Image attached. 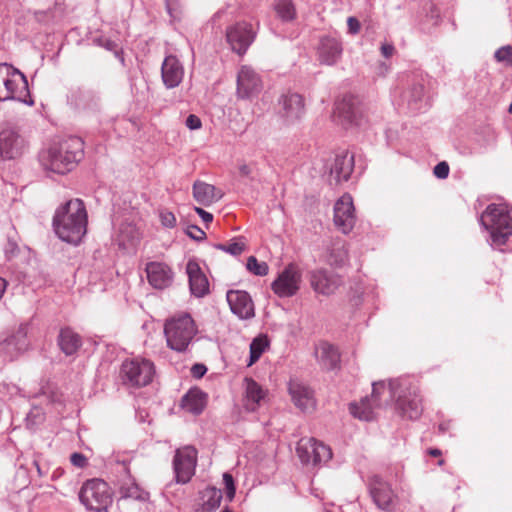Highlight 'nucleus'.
<instances>
[{
    "label": "nucleus",
    "mask_w": 512,
    "mask_h": 512,
    "mask_svg": "<svg viewBox=\"0 0 512 512\" xmlns=\"http://www.w3.org/2000/svg\"><path fill=\"white\" fill-rule=\"evenodd\" d=\"M268 339L266 336H258L250 344V360L248 366L253 365L261 357L262 353L268 347Z\"/></svg>",
    "instance_id": "35"
},
{
    "label": "nucleus",
    "mask_w": 512,
    "mask_h": 512,
    "mask_svg": "<svg viewBox=\"0 0 512 512\" xmlns=\"http://www.w3.org/2000/svg\"><path fill=\"white\" fill-rule=\"evenodd\" d=\"M263 88L260 76L249 66H242L237 76V96L249 99L258 95Z\"/></svg>",
    "instance_id": "17"
},
{
    "label": "nucleus",
    "mask_w": 512,
    "mask_h": 512,
    "mask_svg": "<svg viewBox=\"0 0 512 512\" xmlns=\"http://www.w3.org/2000/svg\"><path fill=\"white\" fill-rule=\"evenodd\" d=\"M120 492H121L122 497H124V498L144 499L142 491L134 483H128L126 485H123L121 487Z\"/></svg>",
    "instance_id": "39"
},
{
    "label": "nucleus",
    "mask_w": 512,
    "mask_h": 512,
    "mask_svg": "<svg viewBox=\"0 0 512 512\" xmlns=\"http://www.w3.org/2000/svg\"><path fill=\"white\" fill-rule=\"evenodd\" d=\"M7 288V281L4 278H0V299L3 297V294Z\"/></svg>",
    "instance_id": "54"
},
{
    "label": "nucleus",
    "mask_w": 512,
    "mask_h": 512,
    "mask_svg": "<svg viewBox=\"0 0 512 512\" xmlns=\"http://www.w3.org/2000/svg\"><path fill=\"white\" fill-rule=\"evenodd\" d=\"M79 500L87 509L103 512L111 506L113 497L111 489L105 481L90 479L82 485Z\"/></svg>",
    "instance_id": "7"
},
{
    "label": "nucleus",
    "mask_w": 512,
    "mask_h": 512,
    "mask_svg": "<svg viewBox=\"0 0 512 512\" xmlns=\"http://www.w3.org/2000/svg\"><path fill=\"white\" fill-rule=\"evenodd\" d=\"M223 481L226 488L227 498L231 501L235 496V485L232 475L229 473H224Z\"/></svg>",
    "instance_id": "43"
},
{
    "label": "nucleus",
    "mask_w": 512,
    "mask_h": 512,
    "mask_svg": "<svg viewBox=\"0 0 512 512\" xmlns=\"http://www.w3.org/2000/svg\"><path fill=\"white\" fill-rule=\"evenodd\" d=\"M279 104L281 117L288 124L300 121L305 115L304 99L300 94L287 93L280 98Z\"/></svg>",
    "instance_id": "21"
},
{
    "label": "nucleus",
    "mask_w": 512,
    "mask_h": 512,
    "mask_svg": "<svg viewBox=\"0 0 512 512\" xmlns=\"http://www.w3.org/2000/svg\"><path fill=\"white\" fill-rule=\"evenodd\" d=\"M159 219L161 225L165 228H174L177 223L174 213L167 209H161L159 211Z\"/></svg>",
    "instance_id": "42"
},
{
    "label": "nucleus",
    "mask_w": 512,
    "mask_h": 512,
    "mask_svg": "<svg viewBox=\"0 0 512 512\" xmlns=\"http://www.w3.org/2000/svg\"><path fill=\"white\" fill-rule=\"evenodd\" d=\"M247 269L258 276H265L268 274L269 267L266 262H259L256 257L250 256L247 259Z\"/></svg>",
    "instance_id": "38"
},
{
    "label": "nucleus",
    "mask_w": 512,
    "mask_h": 512,
    "mask_svg": "<svg viewBox=\"0 0 512 512\" xmlns=\"http://www.w3.org/2000/svg\"><path fill=\"white\" fill-rule=\"evenodd\" d=\"M256 32L250 23L246 21L237 22L226 30V39L231 49L238 55H244L253 43Z\"/></svg>",
    "instance_id": "12"
},
{
    "label": "nucleus",
    "mask_w": 512,
    "mask_h": 512,
    "mask_svg": "<svg viewBox=\"0 0 512 512\" xmlns=\"http://www.w3.org/2000/svg\"><path fill=\"white\" fill-rule=\"evenodd\" d=\"M253 168L250 164H241L239 166V174L243 177H249L252 174Z\"/></svg>",
    "instance_id": "53"
},
{
    "label": "nucleus",
    "mask_w": 512,
    "mask_h": 512,
    "mask_svg": "<svg viewBox=\"0 0 512 512\" xmlns=\"http://www.w3.org/2000/svg\"><path fill=\"white\" fill-rule=\"evenodd\" d=\"M121 373L125 384L132 387H143L152 382L155 366L148 359L134 358L123 362Z\"/></svg>",
    "instance_id": "8"
},
{
    "label": "nucleus",
    "mask_w": 512,
    "mask_h": 512,
    "mask_svg": "<svg viewBox=\"0 0 512 512\" xmlns=\"http://www.w3.org/2000/svg\"><path fill=\"white\" fill-rule=\"evenodd\" d=\"M427 453L432 457H440L442 456V451L437 448H431L427 451Z\"/></svg>",
    "instance_id": "55"
},
{
    "label": "nucleus",
    "mask_w": 512,
    "mask_h": 512,
    "mask_svg": "<svg viewBox=\"0 0 512 512\" xmlns=\"http://www.w3.org/2000/svg\"><path fill=\"white\" fill-rule=\"evenodd\" d=\"M186 272L192 294L196 297H202L207 294L209 291V282L199 264L194 260H189L186 265Z\"/></svg>",
    "instance_id": "26"
},
{
    "label": "nucleus",
    "mask_w": 512,
    "mask_h": 512,
    "mask_svg": "<svg viewBox=\"0 0 512 512\" xmlns=\"http://www.w3.org/2000/svg\"><path fill=\"white\" fill-rule=\"evenodd\" d=\"M58 345L65 355L70 356L75 354L82 346V339L72 329L64 328L58 336Z\"/></svg>",
    "instance_id": "32"
},
{
    "label": "nucleus",
    "mask_w": 512,
    "mask_h": 512,
    "mask_svg": "<svg viewBox=\"0 0 512 512\" xmlns=\"http://www.w3.org/2000/svg\"><path fill=\"white\" fill-rule=\"evenodd\" d=\"M347 258V250L345 249L344 244H340L332 249L328 257V263L334 266H342L347 261Z\"/></svg>",
    "instance_id": "37"
},
{
    "label": "nucleus",
    "mask_w": 512,
    "mask_h": 512,
    "mask_svg": "<svg viewBox=\"0 0 512 512\" xmlns=\"http://www.w3.org/2000/svg\"><path fill=\"white\" fill-rule=\"evenodd\" d=\"M334 115L344 127L358 125L363 117L360 100L353 95H345L336 102Z\"/></svg>",
    "instance_id": "14"
},
{
    "label": "nucleus",
    "mask_w": 512,
    "mask_h": 512,
    "mask_svg": "<svg viewBox=\"0 0 512 512\" xmlns=\"http://www.w3.org/2000/svg\"><path fill=\"white\" fill-rule=\"evenodd\" d=\"M186 126L191 130H197L201 128L202 122L198 116L190 114L186 119Z\"/></svg>",
    "instance_id": "46"
},
{
    "label": "nucleus",
    "mask_w": 512,
    "mask_h": 512,
    "mask_svg": "<svg viewBox=\"0 0 512 512\" xmlns=\"http://www.w3.org/2000/svg\"><path fill=\"white\" fill-rule=\"evenodd\" d=\"M449 174V165L443 161L438 163L434 167V175L440 179H445L448 177Z\"/></svg>",
    "instance_id": "44"
},
{
    "label": "nucleus",
    "mask_w": 512,
    "mask_h": 512,
    "mask_svg": "<svg viewBox=\"0 0 512 512\" xmlns=\"http://www.w3.org/2000/svg\"><path fill=\"white\" fill-rule=\"evenodd\" d=\"M140 236V231L134 224L125 223L120 226L116 241L120 247L129 249L137 245Z\"/></svg>",
    "instance_id": "33"
},
{
    "label": "nucleus",
    "mask_w": 512,
    "mask_h": 512,
    "mask_svg": "<svg viewBox=\"0 0 512 512\" xmlns=\"http://www.w3.org/2000/svg\"><path fill=\"white\" fill-rule=\"evenodd\" d=\"M231 311L240 319H250L255 315L254 303L243 290H230L226 295Z\"/></svg>",
    "instance_id": "22"
},
{
    "label": "nucleus",
    "mask_w": 512,
    "mask_h": 512,
    "mask_svg": "<svg viewBox=\"0 0 512 512\" xmlns=\"http://www.w3.org/2000/svg\"><path fill=\"white\" fill-rule=\"evenodd\" d=\"M333 220L338 230L344 234L351 232L354 228L357 217L353 199L349 194H344L336 201Z\"/></svg>",
    "instance_id": "15"
},
{
    "label": "nucleus",
    "mask_w": 512,
    "mask_h": 512,
    "mask_svg": "<svg viewBox=\"0 0 512 512\" xmlns=\"http://www.w3.org/2000/svg\"><path fill=\"white\" fill-rule=\"evenodd\" d=\"M29 89L26 77L12 65L0 64V101L17 100L27 103Z\"/></svg>",
    "instance_id": "6"
},
{
    "label": "nucleus",
    "mask_w": 512,
    "mask_h": 512,
    "mask_svg": "<svg viewBox=\"0 0 512 512\" xmlns=\"http://www.w3.org/2000/svg\"><path fill=\"white\" fill-rule=\"evenodd\" d=\"M397 385L395 382L385 381L373 383L371 397H365L359 403L350 404L351 414L360 420H373L376 409L392 402Z\"/></svg>",
    "instance_id": "3"
},
{
    "label": "nucleus",
    "mask_w": 512,
    "mask_h": 512,
    "mask_svg": "<svg viewBox=\"0 0 512 512\" xmlns=\"http://www.w3.org/2000/svg\"><path fill=\"white\" fill-rule=\"evenodd\" d=\"M508 111L510 114H512V103L510 104Z\"/></svg>",
    "instance_id": "57"
},
{
    "label": "nucleus",
    "mask_w": 512,
    "mask_h": 512,
    "mask_svg": "<svg viewBox=\"0 0 512 512\" xmlns=\"http://www.w3.org/2000/svg\"><path fill=\"white\" fill-rule=\"evenodd\" d=\"M315 356L322 369L327 371L337 368L340 363L338 350L327 342H320L316 346Z\"/></svg>",
    "instance_id": "28"
},
{
    "label": "nucleus",
    "mask_w": 512,
    "mask_h": 512,
    "mask_svg": "<svg viewBox=\"0 0 512 512\" xmlns=\"http://www.w3.org/2000/svg\"><path fill=\"white\" fill-rule=\"evenodd\" d=\"M207 368L203 364H194L191 368V374L195 378H201L206 373Z\"/></svg>",
    "instance_id": "49"
},
{
    "label": "nucleus",
    "mask_w": 512,
    "mask_h": 512,
    "mask_svg": "<svg viewBox=\"0 0 512 512\" xmlns=\"http://www.w3.org/2000/svg\"><path fill=\"white\" fill-rule=\"evenodd\" d=\"M288 392L293 404L303 412H312L316 407L314 391L299 380L292 379L288 383Z\"/></svg>",
    "instance_id": "20"
},
{
    "label": "nucleus",
    "mask_w": 512,
    "mask_h": 512,
    "mask_svg": "<svg viewBox=\"0 0 512 512\" xmlns=\"http://www.w3.org/2000/svg\"><path fill=\"white\" fill-rule=\"evenodd\" d=\"M348 29L351 34H356L360 30V22L355 17H349L347 20Z\"/></svg>",
    "instance_id": "50"
},
{
    "label": "nucleus",
    "mask_w": 512,
    "mask_h": 512,
    "mask_svg": "<svg viewBox=\"0 0 512 512\" xmlns=\"http://www.w3.org/2000/svg\"><path fill=\"white\" fill-rule=\"evenodd\" d=\"M395 52V48L392 44H383L381 46V53L385 58L391 57Z\"/></svg>",
    "instance_id": "52"
},
{
    "label": "nucleus",
    "mask_w": 512,
    "mask_h": 512,
    "mask_svg": "<svg viewBox=\"0 0 512 512\" xmlns=\"http://www.w3.org/2000/svg\"><path fill=\"white\" fill-rule=\"evenodd\" d=\"M244 406L248 411H255L265 400L266 391L252 378H245Z\"/></svg>",
    "instance_id": "30"
},
{
    "label": "nucleus",
    "mask_w": 512,
    "mask_h": 512,
    "mask_svg": "<svg viewBox=\"0 0 512 512\" xmlns=\"http://www.w3.org/2000/svg\"><path fill=\"white\" fill-rule=\"evenodd\" d=\"M187 234L195 240H202L205 237V232L197 226L189 227Z\"/></svg>",
    "instance_id": "48"
},
{
    "label": "nucleus",
    "mask_w": 512,
    "mask_h": 512,
    "mask_svg": "<svg viewBox=\"0 0 512 512\" xmlns=\"http://www.w3.org/2000/svg\"><path fill=\"white\" fill-rule=\"evenodd\" d=\"M198 452L193 446H184L175 451L173 458V469L177 483H188L197 465Z\"/></svg>",
    "instance_id": "11"
},
{
    "label": "nucleus",
    "mask_w": 512,
    "mask_h": 512,
    "mask_svg": "<svg viewBox=\"0 0 512 512\" xmlns=\"http://www.w3.org/2000/svg\"><path fill=\"white\" fill-rule=\"evenodd\" d=\"M342 53V47L340 42L331 37H325L321 39L318 55L321 63L326 65L335 64L340 58Z\"/></svg>",
    "instance_id": "29"
},
{
    "label": "nucleus",
    "mask_w": 512,
    "mask_h": 512,
    "mask_svg": "<svg viewBox=\"0 0 512 512\" xmlns=\"http://www.w3.org/2000/svg\"><path fill=\"white\" fill-rule=\"evenodd\" d=\"M389 382L398 384V387L394 389L397 408L409 419H417L423 411L418 387L410 383H401L398 380H390Z\"/></svg>",
    "instance_id": "9"
},
{
    "label": "nucleus",
    "mask_w": 512,
    "mask_h": 512,
    "mask_svg": "<svg viewBox=\"0 0 512 512\" xmlns=\"http://www.w3.org/2000/svg\"><path fill=\"white\" fill-rule=\"evenodd\" d=\"M298 457L304 464L313 466L328 462L332 457L330 447L315 438H301L296 448Z\"/></svg>",
    "instance_id": "10"
},
{
    "label": "nucleus",
    "mask_w": 512,
    "mask_h": 512,
    "mask_svg": "<svg viewBox=\"0 0 512 512\" xmlns=\"http://www.w3.org/2000/svg\"><path fill=\"white\" fill-rule=\"evenodd\" d=\"M197 334V327L189 314H179L166 320L164 335L169 348L177 352L187 350Z\"/></svg>",
    "instance_id": "5"
},
{
    "label": "nucleus",
    "mask_w": 512,
    "mask_h": 512,
    "mask_svg": "<svg viewBox=\"0 0 512 512\" xmlns=\"http://www.w3.org/2000/svg\"><path fill=\"white\" fill-rule=\"evenodd\" d=\"M71 463L77 468H84L87 466V458L82 453H73L70 456Z\"/></svg>",
    "instance_id": "45"
},
{
    "label": "nucleus",
    "mask_w": 512,
    "mask_h": 512,
    "mask_svg": "<svg viewBox=\"0 0 512 512\" xmlns=\"http://www.w3.org/2000/svg\"><path fill=\"white\" fill-rule=\"evenodd\" d=\"M302 273L295 264H289L272 282L271 288L279 297H290L297 293L300 287Z\"/></svg>",
    "instance_id": "13"
},
{
    "label": "nucleus",
    "mask_w": 512,
    "mask_h": 512,
    "mask_svg": "<svg viewBox=\"0 0 512 512\" xmlns=\"http://www.w3.org/2000/svg\"><path fill=\"white\" fill-rule=\"evenodd\" d=\"M494 57L498 62L504 63L506 66H512V46L506 45L499 48L496 50Z\"/></svg>",
    "instance_id": "40"
},
{
    "label": "nucleus",
    "mask_w": 512,
    "mask_h": 512,
    "mask_svg": "<svg viewBox=\"0 0 512 512\" xmlns=\"http://www.w3.org/2000/svg\"><path fill=\"white\" fill-rule=\"evenodd\" d=\"M354 169V157L347 151L337 154L330 167L329 181L338 185L350 178Z\"/></svg>",
    "instance_id": "23"
},
{
    "label": "nucleus",
    "mask_w": 512,
    "mask_h": 512,
    "mask_svg": "<svg viewBox=\"0 0 512 512\" xmlns=\"http://www.w3.org/2000/svg\"><path fill=\"white\" fill-rule=\"evenodd\" d=\"M95 42L99 46L104 47L105 49L110 50V51H116V49H117V44L114 41L104 38V37H99V38L95 39Z\"/></svg>",
    "instance_id": "47"
},
{
    "label": "nucleus",
    "mask_w": 512,
    "mask_h": 512,
    "mask_svg": "<svg viewBox=\"0 0 512 512\" xmlns=\"http://www.w3.org/2000/svg\"><path fill=\"white\" fill-rule=\"evenodd\" d=\"M83 153V141L78 137H70L43 152L41 161L47 170L58 174H65L76 166L82 159Z\"/></svg>",
    "instance_id": "2"
},
{
    "label": "nucleus",
    "mask_w": 512,
    "mask_h": 512,
    "mask_svg": "<svg viewBox=\"0 0 512 512\" xmlns=\"http://www.w3.org/2000/svg\"><path fill=\"white\" fill-rule=\"evenodd\" d=\"M216 248L230 253L231 255H240L245 250V243L242 241H234L229 244H218Z\"/></svg>",
    "instance_id": "41"
},
{
    "label": "nucleus",
    "mask_w": 512,
    "mask_h": 512,
    "mask_svg": "<svg viewBox=\"0 0 512 512\" xmlns=\"http://www.w3.org/2000/svg\"><path fill=\"white\" fill-rule=\"evenodd\" d=\"M278 16L284 21H290L295 18L296 11L290 0H279L275 5Z\"/></svg>",
    "instance_id": "36"
},
{
    "label": "nucleus",
    "mask_w": 512,
    "mask_h": 512,
    "mask_svg": "<svg viewBox=\"0 0 512 512\" xmlns=\"http://www.w3.org/2000/svg\"><path fill=\"white\" fill-rule=\"evenodd\" d=\"M444 462H445V461H444L443 459H440V460H439V462H438V465H439V466H442V465L444 464Z\"/></svg>",
    "instance_id": "56"
},
{
    "label": "nucleus",
    "mask_w": 512,
    "mask_h": 512,
    "mask_svg": "<svg viewBox=\"0 0 512 512\" xmlns=\"http://www.w3.org/2000/svg\"><path fill=\"white\" fill-rule=\"evenodd\" d=\"M145 272L148 283L158 290L171 286L174 279L172 268L165 262L150 261L146 263Z\"/></svg>",
    "instance_id": "18"
},
{
    "label": "nucleus",
    "mask_w": 512,
    "mask_h": 512,
    "mask_svg": "<svg viewBox=\"0 0 512 512\" xmlns=\"http://www.w3.org/2000/svg\"><path fill=\"white\" fill-rule=\"evenodd\" d=\"M481 223L496 246L504 245L512 236V211L504 205L490 204L481 215Z\"/></svg>",
    "instance_id": "4"
},
{
    "label": "nucleus",
    "mask_w": 512,
    "mask_h": 512,
    "mask_svg": "<svg viewBox=\"0 0 512 512\" xmlns=\"http://www.w3.org/2000/svg\"><path fill=\"white\" fill-rule=\"evenodd\" d=\"M309 280L312 289L316 293L326 296L334 294L342 285V279L338 274L328 272L325 269L311 271Z\"/></svg>",
    "instance_id": "19"
},
{
    "label": "nucleus",
    "mask_w": 512,
    "mask_h": 512,
    "mask_svg": "<svg viewBox=\"0 0 512 512\" xmlns=\"http://www.w3.org/2000/svg\"><path fill=\"white\" fill-rule=\"evenodd\" d=\"M88 214L80 199H71L56 210L53 226L57 236L77 245L87 232Z\"/></svg>",
    "instance_id": "1"
},
{
    "label": "nucleus",
    "mask_w": 512,
    "mask_h": 512,
    "mask_svg": "<svg viewBox=\"0 0 512 512\" xmlns=\"http://www.w3.org/2000/svg\"><path fill=\"white\" fill-rule=\"evenodd\" d=\"M370 494L378 508L390 510L393 506L394 493L390 486L378 476L371 478Z\"/></svg>",
    "instance_id": "24"
},
{
    "label": "nucleus",
    "mask_w": 512,
    "mask_h": 512,
    "mask_svg": "<svg viewBox=\"0 0 512 512\" xmlns=\"http://www.w3.org/2000/svg\"><path fill=\"white\" fill-rule=\"evenodd\" d=\"M24 138L14 128L6 126L0 131V156L11 160L20 157L25 150Z\"/></svg>",
    "instance_id": "16"
},
{
    "label": "nucleus",
    "mask_w": 512,
    "mask_h": 512,
    "mask_svg": "<svg viewBox=\"0 0 512 512\" xmlns=\"http://www.w3.org/2000/svg\"><path fill=\"white\" fill-rule=\"evenodd\" d=\"M161 75L164 85L168 89H172L181 83L184 76V69L175 56L169 55L163 61Z\"/></svg>",
    "instance_id": "25"
},
{
    "label": "nucleus",
    "mask_w": 512,
    "mask_h": 512,
    "mask_svg": "<svg viewBox=\"0 0 512 512\" xmlns=\"http://www.w3.org/2000/svg\"><path fill=\"white\" fill-rule=\"evenodd\" d=\"M221 499L222 492L220 489L207 487L200 492L198 508L195 512H214L220 506Z\"/></svg>",
    "instance_id": "31"
},
{
    "label": "nucleus",
    "mask_w": 512,
    "mask_h": 512,
    "mask_svg": "<svg viewBox=\"0 0 512 512\" xmlns=\"http://www.w3.org/2000/svg\"><path fill=\"white\" fill-rule=\"evenodd\" d=\"M196 213L201 217L204 222L210 223L213 220V215L200 207H195Z\"/></svg>",
    "instance_id": "51"
},
{
    "label": "nucleus",
    "mask_w": 512,
    "mask_h": 512,
    "mask_svg": "<svg viewBox=\"0 0 512 512\" xmlns=\"http://www.w3.org/2000/svg\"><path fill=\"white\" fill-rule=\"evenodd\" d=\"M206 404V395L198 389H191L182 399V407L193 414L203 411Z\"/></svg>",
    "instance_id": "34"
},
{
    "label": "nucleus",
    "mask_w": 512,
    "mask_h": 512,
    "mask_svg": "<svg viewBox=\"0 0 512 512\" xmlns=\"http://www.w3.org/2000/svg\"><path fill=\"white\" fill-rule=\"evenodd\" d=\"M222 196L223 192L211 184L199 180L193 184V197L200 205L210 206L219 201Z\"/></svg>",
    "instance_id": "27"
}]
</instances>
